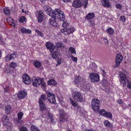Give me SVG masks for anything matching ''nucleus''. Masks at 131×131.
Instances as JSON below:
<instances>
[{"label":"nucleus","mask_w":131,"mask_h":131,"mask_svg":"<svg viewBox=\"0 0 131 131\" xmlns=\"http://www.w3.org/2000/svg\"><path fill=\"white\" fill-rule=\"evenodd\" d=\"M102 71H103V72L104 73L103 74H105V72H104V70H102Z\"/></svg>","instance_id":"nucleus-64"},{"label":"nucleus","mask_w":131,"mask_h":131,"mask_svg":"<svg viewBox=\"0 0 131 131\" xmlns=\"http://www.w3.org/2000/svg\"><path fill=\"white\" fill-rule=\"evenodd\" d=\"M104 125L107 127L111 128H113V125L112 124L107 120L105 121L104 122Z\"/></svg>","instance_id":"nucleus-27"},{"label":"nucleus","mask_w":131,"mask_h":131,"mask_svg":"<svg viewBox=\"0 0 131 131\" xmlns=\"http://www.w3.org/2000/svg\"><path fill=\"white\" fill-rule=\"evenodd\" d=\"M58 47L59 48H61L62 47H64V46L62 43L59 42L58 44Z\"/></svg>","instance_id":"nucleus-53"},{"label":"nucleus","mask_w":131,"mask_h":131,"mask_svg":"<svg viewBox=\"0 0 131 131\" xmlns=\"http://www.w3.org/2000/svg\"><path fill=\"white\" fill-rule=\"evenodd\" d=\"M59 115L60 116H64L66 115V113L62 109H61L59 110Z\"/></svg>","instance_id":"nucleus-32"},{"label":"nucleus","mask_w":131,"mask_h":131,"mask_svg":"<svg viewBox=\"0 0 131 131\" xmlns=\"http://www.w3.org/2000/svg\"><path fill=\"white\" fill-rule=\"evenodd\" d=\"M54 52H52L51 54L52 57L54 59L58 58L60 56V53L54 50Z\"/></svg>","instance_id":"nucleus-17"},{"label":"nucleus","mask_w":131,"mask_h":131,"mask_svg":"<svg viewBox=\"0 0 131 131\" xmlns=\"http://www.w3.org/2000/svg\"><path fill=\"white\" fill-rule=\"evenodd\" d=\"M123 59V56L120 54H116L115 62L116 64L115 65L116 67H118L119 65Z\"/></svg>","instance_id":"nucleus-10"},{"label":"nucleus","mask_w":131,"mask_h":131,"mask_svg":"<svg viewBox=\"0 0 131 131\" xmlns=\"http://www.w3.org/2000/svg\"><path fill=\"white\" fill-rule=\"evenodd\" d=\"M17 66V63L13 61L10 63L9 65V67L13 68H15Z\"/></svg>","instance_id":"nucleus-34"},{"label":"nucleus","mask_w":131,"mask_h":131,"mask_svg":"<svg viewBox=\"0 0 131 131\" xmlns=\"http://www.w3.org/2000/svg\"><path fill=\"white\" fill-rule=\"evenodd\" d=\"M59 120L60 122H64L66 120V118L64 116H60L59 118Z\"/></svg>","instance_id":"nucleus-44"},{"label":"nucleus","mask_w":131,"mask_h":131,"mask_svg":"<svg viewBox=\"0 0 131 131\" xmlns=\"http://www.w3.org/2000/svg\"><path fill=\"white\" fill-rule=\"evenodd\" d=\"M71 102L72 104L73 105V106H75L76 105V103H75L74 102H73V101H72V102L71 101Z\"/></svg>","instance_id":"nucleus-58"},{"label":"nucleus","mask_w":131,"mask_h":131,"mask_svg":"<svg viewBox=\"0 0 131 131\" xmlns=\"http://www.w3.org/2000/svg\"><path fill=\"white\" fill-rule=\"evenodd\" d=\"M26 18L24 16H22L19 18V21L21 23H23L25 21Z\"/></svg>","instance_id":"nucleus-41"},{"label":"nucleus","mask_w":131,"mask_h":131,"mask_svg":"<svg viewBox=\"0 0 131 131\" xmlns=\"http://www.w3.org/2000/svg\"><path fill=\"white\" fill-rule=\"evenodd\" d=\"M104 116L111 118H112V115L110 112H106Z\"/></svg>","instance_id":"nucleus-37"},{"label":"nucleus","mask_w":131,"mask_h":131,"mask_svg":"<svg viewBox=\"0 0 131 131\" xmlns=\"http://www.w3.org/2000/svg\"><path fill=\"white\" fill-rule=\"evenodd\" d=\"M46 100V96L44 94L41 95L39 99V102H44Z\"/></svg>","instance_id":"nucleus-25"},{"label":"nucleus","mask_w":131,"mask_h":131,"mask_svg":"<svg viewBox=\"0 0 131 131\" xmlns=\"http://www.w3.org/2000/svg\"><path fill=\"white\" fill-rule=\"evenodd\" d=\"M104 39H105V43H108V41H107V40L105 38H104Z\"/></svg>","instance_id":"nucleus-62"},{"label":"nucleus","mask_w":131,"mask_h":131,"mask_svg":"<svg viewBox=\"0 0 131 131\" xmlns=\"http://www.w3.org/2000/svg\"><path fill=\"white\" fill-rule=\"evenodd\" d=\"M53 17L57 18L60 21H63L65 19V14L59 9H55L54 10Z\"/></svg>","instance_id":"nucleus-1"},{"label":"nucleus","mask_w":131,"mask_h":131,"mask_svg":"<svg viewBox=\"0 0 131 131\" xmlns=\"http://www.w3.org/2000/svg\"><path fill=\"white\" fill-rule=\"evenodd\" d=\"M46 46L50 52H54V50H57V48L55 47L54 45L50 41L47 42L46 44Z\"/></svg>","instance_id":"nucleus-7"},{"label":"nucleus","mask_w":131,"mask_h":131,"mask_svg":"<svg viewBox=\"0 0 131 131\" xmlns=\"http://www.w3.org/2000/svg\"><path fill=\"white\" fill-rule=\"evenodd\" d=\"M35 31L37 33L38 36H41L42 37H44V35L39 30L37 29H35Z\"/></svg>","instance_id":"nucleus-39"},{"label":"nucleus","mask_w":131,"mask_h":131,"mask_svg":"<svg viewBox=\"0 0 131 131\" xmlns=\"http://www.w3.org/2000/svg\"><path fill=\"white\" fill-rule=\"evenodd\" d=\"M4 13L7 15H9L10 14V10L7 8H5L3 10Z\"/></svg>","instance_id":"nucleus-35"},{"label":"nucleus","mask_w":131,"mask_h":131,"mask_svg":"<svg viewBox=\"0 0 131 131\" xmlns=\"http://www.w3.org/2000/svg\"><path fill=\"white\" fill-rule=\"evenodd\" d=\"M38 16L37 17V19L38 22L39 23L41 22L43 20V14L42 11H40L39 12H38Z\"/></svg>","instance_id":"nucleus-16"},{"label":"nucleus","mask_w":131,"mask_h":131,"mask_svg":"<svg viewBox=\"0 0 131 131\" xmlns=\"http://www.w3.org/2000/svg\"><path fill=\"white\" fill-rule=\"evenodd\" d=\"M27 93L26 91H21L18 94V97L19 99H22L25 98L27 95Z\"/></svg>","instance_id":"nucleus-13"},{"label":"nucleus","mask_w":131,"mask_h":131,"mask_svg":"<svg viewBox=\"0 0 131 131\" xmlns=\"http://www.w3.org/2000/svg\"><path fill=\"white\" fill-rule=\"evenodd\" d=\"M42 80V82H41V87L42 89H45L46 88V84Z\"/></svg>","instance_id":"nucleus-42"},{"label":"nucleus","mask_w":131,"mask_h":131,"mask_svg":"<svg viewBox=\"0 0 131 131\" xmlns=\"http://www.w3.org/2000/svg\"><path fill=\"white\" fill-rule=\"evenodd\" d=\"M72 96L74 100L78 102H81L82 101V95L78 91H73L72 93Z\"/></svg>","instance_id":"nucleus-3"},{"label":"nucleus","mask_w":131,"mask_h":131,"mask_svg":"<svg viewBox=\"0 0 131 131\" xmlns=\"http://www.w3.org/2000/svg\"><path fill=\"white\" fill-rule=\"evenodd\" d=\"M48 84L49 85H56L57 84V82L53 79H50L48 81Z\"/></svg>","instance_id":"nucleus-28"},{"label":"nucleus","mask_w":131,"mask_h":131,"mask_svg":"<svg viewBox=\"0 0 131 131\" xmlns=\"http://www.w3.org/2000/svg\"><path fill=\"white\" fill-rule=\"evenodd\" d=\"M100 101L97 99H94L91 102L92 109L95 112H97L99 109Z\"/></svg>","instance_id":"nucleus-2"},{"label":"nucleus","mask_w":131,"mask_h":131,"mask_svg":"<svg viewBox=\"0 0 131 131\" xmlns=\"http://www.w3.org/2000/svg\"><path fill=\"white\" fill-rule=\"evenodd\" d=\"M11 110V106L9 105H7L5 106V113L7 114H10Z\"/></svg>","instance_id":"nucleus-20"},{"label":"nucleus","mask_w":131,"mask_h":131,"mask_svg":"<svg viewBox=\"0 0 131 131\" xmlns=\"http://www.w3.org/2000/svg\"><path fill=\"white\" fill-rule=\"evenodd\" d=\"M20 31L23 33L30 34L31 32V31L30 29H26L24 27H22Z\"/></svg>","instance_id":"nucleus-23"},{"label":"nucleus","mask_w":131,"mask_h":131,"mask_svg":"<svg viewBox=\"0 0 131 131\" xmlns=\"http://www.w3.org/2000/svg\"><path fill=\"white\" fill-rule=\"evenodd\" d=\"M69 50L72 53H74L75 54V51L73 47H70Z\"/></svg>","instance_id":"nucleus-47"},{"label":"nucleus","mask_w":131,"mask_h":131,"mask_svg":"<svg viewBox=\"0 0 131 131\" xmlns=\"http://www.w3.org/2000/svg\"><path fill=\"white\" fill-rule=\"evenodd\" d=\"M40 110L42 111L45 110L46 109L45 104L44 102H39Z\"/></svg>","instance_id":"nucleus-22"},{"label":"nucleus","mask_w":131,"mask_h":131,"mask_svg":"<svg viewBox=\"0 0 131 131\" xmlns=\"http://www.w3.org/2000/svg\"><path fill=\"white\" fill-rule=\"evenodd\" d=\"M46 93L47 95V99L51 103H55L56 101L55 95L49 91H47Z\"/></svg>","instance_id":"nucleus-5"},{"label":"nucleus","mask_w":131,"mask_h":131,"mask_svg":"<svg viewBox=\"0 0 131 131\" xmlns=\"http://www.w3.org/2000/svg\"><path fill=\"white\" fill-rule=\"evenodd\" d=\"M14 122L16 124H19L20 125L24 123V122L21 119H14Z\"/></svg>","instance_id":"nucleus-30"},{"label":"nucleus","mask_w":131,"mask_h":131,"mask_svg":"<svg viewBox=\"0 0 131 131\" xmlns=\"http://www.w3.org/2000/svg\"><path fill=\"white\" fill-rule=\"evenodd\" d=\"M75 30V29L74 28L69 27L62 29L61 30V31L64 35H67L73 33L74 31Z\"/></svg>","instance_id":"nucleus-6"},{"label":"nucleus","mask_w":131,"mask_h":131,"mask_svg":"<svg viewBox=\"0 0 131 131\" xmlns=\"http://www.w3.org/2000/svg\"><path fill=\"white\" fill-rule=\"evenodd\" d=\"M85 131H95L93 129H86L85 130Z\"/></svg>","instance_id":"nucleus-60"},{"label":"nucleus","mask_w":131,"mask_h":131,"mask_svg":"<svg viewBox=\"0 0 131 131\" xmlns=\"http://www.w3.org/2000/svg\"><path fill=\"white\" fill-rule=\"evenodd\" d=\"M9 118L6 115H4L2 117L1 119L4 125H6L9 122Z\"/></svg>","instance_id":"nucleus-14"},{"label":"nucleus","mask_w":131,"mask_h":131,"mask_svg":"<svg viewBox=\"0 0 131 131\" xmlns=\"http://www.w3.org/2000/svg\"><path fill=\"white\" fill-rule=\"evenodd\" d=\"M5 92H8L9 90V88L8 87L7 88H4Z\"/></svg>","instance_id":"nucleus-57"},{"label":"nucleus","mask_w":131,"mask_h":131,"mask_svg":"<svg viewBox=\"0 0 131 131\" xmlns=\"http://www.w3.org/2000/svg\"><path fill=\"white\" fill-rule=\"evenodd\" d=\"M45 9L46 10V13L48 15L51 17H53V14L54 13V10L53 11L50 8H46V9Z\"/></svg>","instance_id":"nucleus-18"},{"label":"nucleus","mask_w":131,"mask_h":131,"mask_svg":"<svg viewBox=\"0 0 131 131\" xmlns=\"http://www.w3.org/2000/svg\"><path fill=\"white\" fill-rule=\"evenodd\" d=\"M23 115V113L21 112L18 113L17 114L18 118L17 119H21Z\"/></svg>","instance_id":"nucleus-40"},{"label":"nucleus","mask_w":131,"mask_h":131,"mask_svg":"<svg viewBox=\"0 0 131 131\" xmlns=\"http://www.w3.org/2000/svg\"><path fill=\"white\" fill-rule=\"evenodd\" d=\"M56 18L53 17L50 19L49 23L51 25L53 26H57V23L55 19Z\"/></svg>","instance_id":"nucleus-24"},{"label":"nucleus","mask_w":131,"mask_h":131,"mask_svg":"<svg viewBox=\"0 0 131 131\" xmlns=\"http://www.w3.org/2000/svg\"><path fill=\"white\" fill-rule=\"evenodd\" d=\"M106 31L109 34L112 35L114 32V30L112 28L110 27L106 29Z\"/></svg>","instance_id":"nucleus-33"},{"label":"nucleus","mask_w":131,"mask_h":131,"mask_svg":"<svg viewBox=\"0 0 131 131\" xmlns=\"http://www.w3.org/2000/svg\"><path fill=\"white\" fill-rule=\"evenodd\" d=\"M5 72L7 73H10L11 72V71L10 68H7L5 70Z\"/></svg>","instance_id":"nucleus-50"},{"label":"nucleus","mask_w":131,"mask_h":131,"mask_svg":"<svg viewBox=\"0 0 131 131\" xmlns=\"http://www.w3.org/2000/svg\"><path fill=\"white\" fill-rule=\"evenodd\" d=\"M50 121H51V122L52 123H55V122L54 121L52 118H51Z\"/></svg>","instance_id":"nucleus-59"},{"label":"nucleus","mask_w":131,"mask_h":131,"mask_svg":"<svg viewBox=\"0 0 131 131\" xmlns=\"http://www.w3.org/2000/svg\"><path fill=\"white\" fill-rule=\"evenodd\" d=\"M89 24L91 27L95 25L94 22L92 20H90Z\"/></svg>","instance_id":"nucleus-49"},{"label":"nucleus","mask_w":131,"mask_h":131,"mask_svg":"<svg viewBox=\"0 0 131 131\" xmlns=\"http://www.w3.org/2000/svg\"><path fill=\"white\" fill-rule=\"evenodd\" d=\"M42 82V80L38 77H33L32 79L31 82L33 86H37L39 85Z\"/></svg>","instance_id":"nucleus-8"},{"label":"nucleus","mask_w":131,"mask_h":131,"mask_svg":"<svg viewBox=\"0 0 131 131\" xmlns=\"http://www.w3.org/2000/svg\"><path fill=\"white\" fill-rule=\"evenodd\" d=\"M116 7L117 8L121 9L122 8V6L121 5L119 4H117L116 5Z\"/></svg>","instance_id":"nucleus-54"},{"label":"nucleus","mask_w":131,"mask_h":131,"mask_svg":"<svg viewBox=\"0 0 131 131\" xmlns=\"http://www.w3.org/2000/svg\"><path fill=\"white\" fill-rule=\"evenodd\" d=\"M22 13H25L26 14H28V12L27 10V11L26 10H25V9H22Z\"/></svg>","instance_id":"nucleus-55"},{"label":"nucleus","mask_w":131,"mask_h":131,"mask_svg":"<svg viewBox=\"0 0 131 131\" xmlns=\"http://www.w3.org/2000/svg\"><path fill=\"white\" fill-rule=\"evenodd\" d=\"M125 17L124 16H122L119 18L120 20L123 23H124L125 21Z\"/></svg>","instance_id":"nucleus-43"},{"label":"nucleus","mask_w":131,"mask_h":131,"mask_svg":"<svg viewBox=\"0 0 131 131\" xmlns=\"http://www.w3.org/2000/svg\"><path fill=\"white\" fill-rule=\"evenodd\" d=\"M19 130L20 131H27L28 129L26 127L22 126L19 129Z\"/></svg>","instance_id":"nucleus-46"},{"label":"nucleus","mask_w":131,"mask_h":131,"mask_svg":"<svg viewBox=\"0 0 131 131\" xmlns=\"http://www.w3.org/2000/svg\"><path fill=\"white\" fill-rule=\"evenodd\" d=\"M34 66L36 68L39 67L41 65V62L39 61L36 60L34 62Z\"/></svg>","instance_id":"nucleus-31"},{"label":"nucleus","mask_w":131,"mask_h":131,"mask_svg":"<svg viewBox=\"0 0 131 131\" xmlns=\"http://www.w3.org/2000/svg\"><path fill=\"white\" fill-rule=\"evenodd\" d=\"M2 38L0 36V42H2Z\"/></svg>","instance_id":"nucleus-63"},{"label":"nucleus","mask_w":131,"mask_h":131,"mask_svg":"<svg viewBox=\"0 0 131 131\" xmlns=\"http://www.w3.org/2000/svg\"><path fill=\"white\" fill-rule=\"evenodd\" d=\"M72 60L74 62H77V57H74L73 56H71Z\"/></svg>","instance_id":"nucleus-52"},{"label":"nucleus","mask_w":131,"mask_h":131,"mask_svg":"<svg viewBox=\"0 0 131 131\" xmlns=\"http://www.w3.org/2000/svg\"><path fill=\"white\" fill-rule=\"evenodd\" d=\"M6 20L7 22L9 25L14 27H15V25L14 23V21L12 18L10 17H8L7 18Z\"/></svg>","instance_id":"nucleus-21"},{"label":"nucleus","mask_w":131,"mask_h":131,"mask_svg":"<svg viewBox=\"0 0 131 131\" xmlns=\"http://www.w3.org/2000/svg\"><path fill=\"white\" fill-rule=\"evenodd\" d=\"M82 3L80 0H74L72 3V6L75 8H79L81 6Z\"/></svg>","instance_id":"nucleus-11"},{"label":"nucleus","mask_w":131,"mask_h":131,"mask_svg":"<svg viewBox=\"0 0 131 131\" xmlns=\"http://www.w3.org/2000/svg\"><path fill=\"white\" fill-rule=\"evenodd\" d=\"M63 21L62 26L63 27H66L68 25V24L66 22H64V20Z\"/></svg>","instance_id":"nucleus-48"},{"label":"nucleus","mask_w":131,"mask_h":131,"mask_svg":"<svg viewBox=\"0 0 131 131\" xmlns=\"http://www.w3.org/2000/svg\"><path fill=\"white\" fill-rule=\"evenodd\" d=\"M97 66L95 63L93 62L90 64L89 68L93 71H94L96 68Z\"/></svg>","instance_id":"nucleus-29"},{"label":"nucleus","mask_w":131,"mask_h":131,"mask_svg":"<svg viewBox=\"0 0 131 131\" xmlns=\"http://www.w3.org/2000/svg\"><path fill=\"white\" fill-rule=\"evenodd\" d=\"M48 115L51 118H52L53 117V115L52 113L49 112L48 113Z\"/></svg>","instance_id":"nucleus-56"},{"label":"nucleus","mask_w":131,"mask_h":131,"mask_svg":"<svg viewBox=\"0 0 131 131\" xmlns=\"http://www.w3.org/2000/svg\"><path fill=\"white\" fill-rule=\"evenodd\" d=\"M23 82L25 84H29L31 83V78L27 74H24L22 77Z\"/></svg>","instance_id":"nucleus-9"},{"label":"nucleus","mask_w":131,"mask_h":131,"mask_svg":"<svg viewBox=\"0 0 131 131\" xmlns=\"http://www.w3.org/2000/svg\"><path fill=\"white\" fill-rule=\"evenodd\" d=\"M106 112V111L104 109H102L99 110V113L100 115L104 116Z\"/></svg>","instance_id":"nucleus-38"},{"label":"nucleus","mask_w":131,"mask_h":131,"mask_svg":"<svg viewBox=\"0 0 131 131\" xmlns=\"http://www.w3.org/2000/svg\"><path fill=\"white\" fill-rule=\"evenodd\" d=\"M102 5L105 7H109L110 5V3L108 0H101Z\"/></svg>","instance_id":"nucleus-19"},{"label":"nucleus","mask_w":131,"mask_h":131,"mask_svg":"<svg viewBox=\"0 0 131 131\" xmlns=\"http://www.w3.org/2000/svg\"><path fill=\"white\" fill-rule=\"evenodd\" d=\"M64 2H67L70 1L71 0H62Z\"/></svg>","instance_id":"nucleus-61"},{"label":"nucleus","mask_w":131,"mask_h":131,"mask_svg":"<svg viewBox=\"0 0 131 131\" xmlns=\"http://www.w3.org/2000/svg\"><path fill=\"white\" fill-rule=\"evenodd\" d=\"M117 103L120 104H122L123 103L122 100L120 99H119L117 101Z\"/></svg>","instance_id":"nucleus-51"},{"label":"nucleus","mask_w":131,"mask_h":131,"mask_svg":"<svg viewBox=\"0 0 131 131\" xmlns=\"http://www.w3.org/2000/svg\"><path fill=\"white\" fill-rule=\"evenodd\" d=\"M95 16V14L93 13H88L85 16L86 19L89 20L93 18Z\"/></svg>","instance_id":"nucleus-26"},{"label":"nucleus","mask_w":131,"mask_h":131,"mask_svg":"<svg viewBox=\"0 0 131 131\" xmlns=\"http://www.w3.org/2000/svg\"><path fill=\"white\" fill-rule=\"evenodd\" d=\"M82 1L83 2V4L84 6V7L85 8H86L87 6L88 5V1L87 0H82Z\"/></svg>","instance_id":"nucleus-45"},{"label":"nucleus","mask_w":131,"mask_h":131,"mask_svg":"<svg viewBox=\"0 0 131 131\" xmlns=\"http://www.w3.org/2000/svg\"><path fill=\"white\" fill-rule=\"evenodd\" d=\"M90 79L92 82H98L100 81V76L97 73H90Z\"/></svg>","instance_id":"nucleus-4"},{"label":"nucleus","mask_w":131,"mask_h":131,"mask_svg":"<svg viewBox=\"0 0 131 131\" xmlns=\"http://www.w3.org/2000/svg\"><path fill=\"white\" fill-rule=\"evenodd\" d=\"M31 131H40L36 126L32 125L30 127Z\"/></svg>","instance_id":"nucleus-36"},{"label":"nucleus","mask_w":131,"mask_h":131,"mask_svg":"<svg viewBox=\"0 0 131 131\" xmlns=\"http://www.w3.org/2000/svg\"><path fill=\"white\" fill-rule=\"evenodd\" d=\"M16 53H14L12 54H8L5 57V60L7 61H8L12 59H14L16 57Z\"/></svg>","instance_id":"nucleus-12"},{"label":"nucleus","mask_w":131,"mask_h":131,"mask_svg":"<svg viewBox=\"0 0 131 131\" xmlns=\"http://www.w3.org/2000/svg\"><path fill=\"white\" fill-rule=\"evenodd\" d=\"M83 78L82 77H80L79 76H75L74 78V82L76 84H79L83 81Z\"/></svg>","instance_id":"nucleus-15"}]
</instances>
